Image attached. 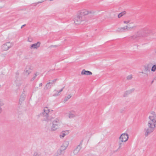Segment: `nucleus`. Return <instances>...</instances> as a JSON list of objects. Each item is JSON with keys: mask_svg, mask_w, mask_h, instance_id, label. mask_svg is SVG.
Here are the masks:
<instances>
[{"mask_svg": "<svg viewBox=\"0 0 156 156\" xmlns=\"http://www.w3.org/2000/svg\"><path fill=\"white\" fill-rule=\"evenodd\" d=\"M154 82V80H152L151 82V83H152Z\"/></svg>", "mask_w": 156, "mask_h": 156, "instance_id": "nucleus-45", "label": "nucleus"}, {"mask_svg": "<svg viewBox=\"0 0 156 156\" xmlns=\"http://www.w3.org/2000/svg\"><path fill=\"white\" fill-rule=\"evenodd\" d=\"M129 22L130 21L129 20L124 21V23L126 24L129 23Z\"/></svg>", "mask_w": 156, "mask_h": 156, "instance_id": "nucleus-36", "label": "nucleus"}, {"mask_svg": "<svg viewBox=\"0 0 156 156\" xmlns=\"http://www.w3.org/2000/svg\"><path fill=\"white\" fill-rule=\"evenodd\" d=\"M154 38H156V37H153Z\"/></svg>", "mask_w": 156, "mask_h": 156, "instance_id": "nucleus-48", "label": "nucleus"}, {"mask_svg": "<svg viewBox=\"0 0 156 156\" xmlns=\"http://www.w3.org/2000/svg\"><path fill=\"white\" fill-rule=\"evenodd\" d=\"M128 138V135L127 133H124L121 134L119 139L121 140L122 141L125 142L127 140Z\"/></svg>", "mask_w": 156, "mask_h": 156, "instance_id": "nucleus-8", "label": "nucleus"}, {"mask_svg": "<svg viewBox=\"0 0 156 156\" xmlns=\"http://www.w3.org/2000/svg\"><path fill=\"white\" fill-rule=\"evenodd\" d=\"M56 91L57 90H55V91H55L56 92V93L55 94H56L58 93V92H57Z\"/></svg>", "mask_w": 156, "mask_h": 156, "instance_id": "nucleus-44", "label": "nucleus"}, {"mask_svg": "<svg viewBox=\"0 0 156 156\" xmlns=\"http://www.w3.org/2000/svg\"><path fill=\"white\" fill-rule=\"evenodd\" d=\"M25 95L22 94L20 97L19 99V103L21 105L23 102L24 101L25 98Z\"/></svg>", "mask_w": 156, "mask_h": 156, "instance_id": "nucleus-16", "label": "nucleus"}, {"mask_svg": "<svg viewBox=\"0 0 156 156\" xmlns=\"http://www.w3.org/2000/svg\"><path fill=\"white\" fill-rule=\"evenodd\" d=\"M28 41L30 42H31L32 41V39L31 38L29 37L28 38Z\"/></svg>", "mask_w": 156, "mask_h": 156, "instance_id": "nucleus-35", "label": "nucleus"}, {"mask_svg": "<svg viewBox=\"0 0 156 156\" xmlns=\"http://www.w3.org/2000/svg\"><path fill=\"white\" fill-rule=\"evenodd\" d=\"M42 83H40L39 84V86L40 87L41 86H42Z\"/></svg>", "mask_w": 156, "mask_h": 156, "instance_id": "nucleus-41", "label": "nucleus"}, {"mask_svg": "<svg viewBox=\"0 0 156 156\" xmlns=\"http://www.w3.org/2000/svg\"><path fill=\"white\" fill-rule=\"evenodd\" d=\"M87 20L86 17L82 16L80 14L75 17L74 19V23L77 25L80 24L83 21H86Z\"/></svg>", "mask_w": 156, "mask_h": 156, "instance_id": "nucleus-5", "label": "nucleus"}, {"mask_svg": "<svg viewBox=\"0 0 156 156\" xmlns=\"http://www.w3.org/2000/svg\"><path fill=\"white\" fill-rule=\"evenodd\" d=\"M155 53H156V50H155Z\"/></svg>", "mask_w": 156, "mask_h": 156, "instance_id": "nucleus-49", "label": "nucleus"}, {"mask_svg": "<svg viewBox=\"0 0 156 156\" xmlns=\"http://www.w3.org/2000/svg\"><path fill=\"white\" fill-rule=\"evenodd\" d=\"M126 12L125 11H123L120 13H119L118 16V17L119 18H120V17L122 16H123L124 15L126 14Z\"/></svg>", "mask_w": 156, "mask_h": 156, "instance_id": "nucleus-24", "label": "nucleus"}, {"mask_svg": "<svg viewBox=\"0 0 156 156\" xmlns=\"http://www.w3.org/2000/svg\"><path fill=\"white\" fill-rule=\"evenodd\" d=\"M134 90L135 89L134 88H133L130 90H127L124 92L123 96V97H126L128 95L133 93Z\"/></svg>", "mask_w": 156, "mask_h": 156, "instance_id": "nucleus-10", "label": "nucleus"}, {"mask_svg": "<svg viewBox=\"0 0 156 156\" xmlns=\"http://www.w3.org/2000/svg\"><path fill=\"white\" fill-rule=\"evenodd\" d=\"M66 147H65L62 144L61 146V148L60 149V150L62 151H64L66 149Z\"/></svg>", "mask_w": 156, "mask_h": 156, "instance_id": "nucleus-31", "label": "nucleus"}, {"mask_svg": "<svg viewBox=\"0 0 156 156\" xmlns=\"http://www.w3.org/2000/svg\"><path fill=\"white\" fill-rule=\"evenodd\" d=\"M135 27L134 26L133 27H129L128 26H126V30H127L131 31Z\"/></svg>", "mask_w": 156, "mask_h": 156, "instance_id": "nucleus-26", "label": "nucleus"}, {"mask_svg": "<svg viewBox=\"0 0 156 156\" xmlns=\"http://www.w3.org/2000/svg\"><path fill=\"white\" fill-rule=\"evenodd\" d=\"M26 24H24L23 25H22L21 27V28H22L23 27H25V26H26Z\"/></svg>", "mask_w": 156, "mask_h": 156, "instance_id": "nucleus-40", "label": "nucleus"}, {"mask_svg": "<svg viewBox=\"0 0 156 156\" xmlns=\"http://www.w3.org/2000/svg\"><path fill=\"white\" fill-rule=\"evenodd\" d=\"M34 156H41V154L37 152L34 153Z\"/></svg>", "mask_w": 156, "mask_h": 156, "instance_id": "nucleus-33", "label": "nucleus"}, {"mask_svg": "<svg viewBox=\"0 0 156 156\" xmlns=\"http://www.w3.org/2000/svg\"><path fill=\"white\" fill-rule=\"evenodd\" d=\"M12 47L11 44L9 42H7L3 44L2 46V49L4 51H7Z\"/></svg>", "mask_w": 156, "mask_h": 156, "instance_id": "nucleus-7", "label": "nucleus"}, {"mask_svg": "<svg viewBox=\"0 0 156 156\" xmlns=\"http://www.w3.org/2000/svg\"><path fill=\"white\" fill-rule=\"evenodd\" d=\"M148 127L145 128L144 129V135L146 137L152 132L154 130L155 126L154 123L148 122L147 124Z\"/></svg>", "mask_w": 156, "mask_h": 156, "instance_id": "nucleus-3", "label": "nucleus"}, {"mask_svg": "<svg viewBox=\"0 0 156 156\" xmlns=\"http://www.w3.org/2000/svg\"><path fill=\"white\" fill-rule=\"evenodd\" d=\"M31 66L30 65L27 66L24 70V74L26 75H28L32 71V69Z\"/></svg>", "mask_w": 156, "mask_h": 156, "instance_id": "nucleus-9", "label": "nucleus"}, {"mask_svg": "<svg viewBox=\"0 0 156 156\" xmlns=\"http://www.w3.org/2000/svg\"><path fill=\"white\" fill-rule=\"evenodd\" d=\"M93 13L91 12H89L87 10H84L82 11L80 13V15L82 16H85L87 15L92 14Z\"/></svg>", "mask_w": 156, "mask_h": 156, "instance_id": "nucleus-13", "label": "nucleus"}, {"mask_svg": "<svg viewBox=\"0 0 156 156\" xmlns=\"http://www.w3.org/2000/svg\"><path fill=\"white\" fill-rule=\"evenodd\" d=\"M69 144V141H66L63 143L62 144L63 145V146H64L65 147H67L68 146Z\"/></svg>", "mask_w": 156, "mask_h": 156, "instance_id": "nucleus-28", "label": "nucleus"}, {"mask_svg": "<svg viewBox=\"0 0 156 156\" xmlns=\"http://www.w3.org/2000/svg\"><path fill=\"white\" fill-rule=\"evenodd\" d=\"M64 151H62L60 149L58 150L54 156H64Z\"/></svg>", "mask_w": 156, "mask_h": 156, "instance_id": "nucleus-15", "label": "nucleus"}, {"mask_svg": "<svg viewBox=\"0 0 156 156\" xmlns=\"http://www.w3.org/2000/svg\"><path fill=\"white\" fill-rule=\"evenodd\" d=\"M76 116V115L74 111L70 112L69 113V118H72Z\"/></svg>", "mask_w": 156, "mask_h": 156, "instance_id": "nucleus-19", "label": "nucleus"}, {"mask_svg": "<svg viewBox=\"0 0 156 156\" xmlns=\"http://www.w3.org/2000/svg\"><path fill=\"white\" fill-rule=\"evenodd\" d=\"M64 88V87H63L59 91H58V90H57L56 91V92H58V93L56 94H54L53 96H58V95H59V93H60L63 90V89Z\"/></svg>", "mask_w": 156, "mask_h": 156, "instance_id": "nucleus-25", "label": "nucleus"}, {"mask_svg": "<svg viewBox=\"0 0 156 156\" xmlns=\"http://www.w3.org/2000/svg\"><path fill=\"white\" fill-rule=\"evenodd\" d=\"M15 82L16 86L18 87L20 86L21 84V81H19L17 79L15 80Z\"/></svg>", "mask_w": 156, "mask_h": 156, "instance_id": "nucleus-27", "label": "nucleus"}, {"mask_svg": "<svg viewBox=\"0 0 156 156\" xmlns=\"http://www.w3.org/2000/svg\"><path fill=\"white\" fill-rule=\"evenodd\" d=\"M71 97V96L70 95H68L67 97L65 98L64 101H66L68 100V99H70Z\"/></svg>", "mask_w": 156, "mask_h": 156, "instance_id": "nucleus-29", "label": "nucleus"}, {"mask_svg": "<svg viewBox=\"0 0 156 156\" xmlns=\"http://www.w3.org/2000/svg\"><path fill=\"white\" fill-rule=\"evenodd\" d=\"M52 85H51L50 84V83H48L46 84L45 86L44 90H46L48 89H50L52 86Z\"/></svg>", "mask_w": 156, "mask_h": 156, "instance_id": "nucleus-18", "label": "nucleus"}, {"mask_svg": "<svg viewBox=\"0 0 156 156\" xmlns=\"http://www.w3.org/2000/svg\"><path fill=\"white\" fill-rule=\"evenodd\" d=\"M81 74L82 75H91L92 73V72L89 71H87L83 69L82 70Z\"/></svg>", "mask_w": 156, "mask_h": 156, "instance_id": "nucleus-14", "label": "nucleus"}, {"mask_svg": "<svg viewBox=\"0 0 156 156\" xmlns=\"http://www.w3.org/2000/svg\"><path fill=\"white\" fill-rule=\"evenodd\" d=\"M37 76V73H36L34 74V76L31 78L30 80L31 81H33L36 78V77Z\"/></svg>", "mask_w": 156, "mask_h": 156, "instance_id": "nucleus-32", "label": "nucleus"}, {"mask_svg": "<svg viewBox=\"0 0 156 156\" xmlns=\"http://www.w3.org/2000/svg\"><path fill=\"white\" fill-rule=\"evenodd\" d=\"M48 83H50V84L51 85H52V84H53V83H54L53 82V81H52V82H49Z\"/></svg>", "mask_w": 156, "mask_h": 156, "instance_id": "nucleus-39", "label": "nucleus"}, {"mask_svg": "<svg viewBox=\"0 0 156 156\" xmlns=\"http://www.w3.org/2000/svg\"><path fill=\"white\" fill-rule=\"evenodd\" d=\"M22 94H25V91H23Z\"/></svg>", "mask_w": 156, "mask_h": 156, "instance_id": "nucleus-42", "label": "nucleus"}, {"mask_svg": "<svg viewBox=\"0 0 156 156\" xmlns=\"http://www.w3.org/2000/svg\"><path fill=\"white\" fill-rule=\"evenodd\" d=\"M126 30V27H123L119 28L117 30V31L118 32H122L125 31Z\"/></svg>", "mask_w": 156, "mask_h": 156, "instance_id": "nucleus-21", "label": "nucleus"}, {"mask_svg": "<svg viewBox=\"0 0 156 156\" xmlns=\"http://www.w3.org/2000/svg\"><path fill=\"white\" fill-rule=\"evenodd\" d=\"M68 133V131H63L60 134V137L61 138H62L66 136V134Z\"/></svg>", "mask_w": 156, "mask_h": 156, "instance_id": "nucleus-17", "label": "nucleus"}, {"mask_svg": "<svg viewBox=\"0 0 156 156\" xmlns=\"http://www.w3.org/2000/svg\"><path fill=\"white\" fill-rule=\"evenodd\" d=\"M151 30H148L147 29H145L142 31H138L136 34L134 35L131 36L130 37L133 40H135L137 37L145 36L146 35L144 34V33L148 34L151 33Z\"/></svg>", "mask_w": 156, "mask_h": 156, "instance_id": "nucleus-2", "label": "nucleus"}, {"mask_svg": "<svg viewBox=\"0 0 156 156\" xmlns=\"http://www.w3.org/2000/svg\"><path fill=\"white\" fill-rule=\"evenodd\" d=\"M45 119V120L47 121H51L55 117L54 114H52V112L47 107L44 108L43 112L41 114Z\"/></svg>", "mask_w": 156, "mask_h": 156, "instance_id": "nucleus-1", "label": "nucleus"}, {"mask_svg": "<svg viewBox=\"0 0 156 156\" xmlns=\"http://www.w3.org/2000/svg\"><path fill=\"white\" fill-rule=\"evenodd\" d=\"M52 125L51 128V130L54 131L58 129L60 126V121L58 119H56L52 122Z\"/></svg>", "mask_w": 156, "mask_h": 156, "instance_id": "nucleus-4", "label": "nucleus"}, {"mask_svg": "<svg viewBox=\"0 0 156 156\" xmlns=\"http://www.w3.org/2000/svg\"><path fill=\"white\" fill-rule=\"evenodd\" d=\"M151 65L150 64H148L144 66V70L145 71H150L151 68Z\"/></svg>", "mask_w": 156, "mask_h": 156, "instance_id": "nucleus-20", "label": "nucleus"}, {"mask_svg": "<svg viewBox=\"0 0 156 156\" xmlns=\"http://www.w3.org/2000/svg\"><path fill=\"white\" fill-rule=\"evenodd\" d=\"M34 6H36L37 4H36V3L34 4Z\"/></svg>", "mask_w": 156, "mask_h": 156, "instance_id": "nucleus-43", "label": "nucleus"}, {"mask_svg": "<svg viewBox=\"0 0 156 156\" xmlns=\"http://www.w3.org/2000/svg\"><path fill=\"white\" fill-rule=\"evenodd\" d=\"M58 79H55L54 80H53V82L55 83V82H56V80H58Z\"/></svg>", "mask_w": 156, "mask_h": 156, "instance_id": "nucleus-37", "label": "nucleus"}, {"mask_svg": "<svg viewBox=\"0 0 156 156\" xmlns=\"http://www.w3.org/2000/svg\"><path fill=\"white\" fill-rule=\"evenodd\" d=\"M123 142L122 141H119V147L118 148V149L116 150V151H117L121 148V146L123 144Z\"/></svg>", "mask_w": 156, "mask_h": 156, "instance_id": "nucleus-23", "label": "nucleus"}, {"mask_svg": "<svg viewBox=\"0 0 156 156\" xmlns=\"http://www.w3.org/2000/svg\"><path fill=\"white\" fill-rule=\"evenodd\" d=\"M149 118L150 119V121L148 122H151L153 123L154 124L156 121V115L154 112H152L151 115L149 116Z\"/></svg>", "mask_w": 156, "mask_h": 156, "instance_id": "nucleus-6", "label": "nucleus"}, {"mask_svg": "<svg viewBox=\"0 0 156 156\" xmlns=\"http://www.w3.org/2000/svg\"><path fill=\"white\" fill-rule=\"evenodd\" d=\"M82 144V143H81L80 144L78 145L76 147L74 150L73 153L75 155H76L80 151L82 147L80 145Z\"/></svg>", "mask_w": 156, "mask_h": 156, "instance_id": "nucleus-11", "label": "nucleus"}, {"mask_svg": "<svg viewBox=\"0 0 156 156\" xmlns=\"http://www.w3.org/2000/svg\"><path fill=\"white\" fill-rule=\"evenodd\" d=\"M3 7H0V9L2 8Z\"/></svg>", "mask_w": 156, "mask_h": 156, "instance_id": "nucleus-47", "label": "nucleus"}, {"mask_svg": "<svg viewBox=\"0 0 156 156\" xmlns=\"http://www.w3.org/2000/svg\"><path fill=\"white\" fill-rule=\"evenodd\" d=\"M4 105V103L3 101L2 100H0V114L2 113L3 111L2 107Z\"/></svg>", "mask_w": 156, "mask_h": 156, "instance_id": "nucleus-22", "label": "nucleus"}, {"mask_svg": "<svg viewBox=\"0 0 156 156\" xmlns=\"http://www.w3.org/2000/svg\"><path fill=\"white\" fill-rule=\"evenodd\" d=\"M140 73H142L143 74L144 73L143 72H141Z\"/></svg>", "mask_w": 156, "mask_h": 156, "instance_id": "nucleus-46", "label": "nucleus"}, {"mask_svg": "<svg viewBox=\"0 0 156 156\" xmlns=\"http://www.w3.org/2000/svg\"><path fill=\"white\" fill-rule=\"evenodd\" d=\"M132 78V76L131 75H129L127 77V79L128 80H131Z\"/></svg>", "mask_w": 156, "mask_h": 156, "instance_id": "nucleus-34", "label": "nucleus"}, {"mask_svg": "<svg viewBox=\"0 0 156 156\" xmlns=\"http://www.w3.org/2000/svg\"><path fill=\"white\" fill-rule=\"evenodd\" d=\"M55 47H56V45L55 46Z\"/></svg>", "mask_w": 156, "mask_h": 156, "instance_id": "nucleus-50", "label": "nucleus"}, {"mask_svg": "<svg viewBox=\"0 0 156 156\" xmlns=\"http://www.w3.org/2000/svg\"><path fill=\"white\" fill-rule=\"evenodd\" d=\"M41 43L40 42H38L37 43L31 45L30 47V48L32 49H37L40 47V46Z\"/></svg>", "mask_w": 156, "mask_h": 156, "instance_id": "nucleus-12", "label": "nucleus"}, {"mask_svg": "<svg viewBox=\"0 0 156 156\" xmlns=\"http://www.w3.org/2000/svg\"><path fill=\"white\" fill-rule=\"evenodd\" d=\"M156 70V65H154L153 66L151 69V71L152 72H155Z\"/></svg>", "mask_w": 156, "mask_h": 156, "instance_id": "nucleus-30", "label": "nucleus"}, {"mask_svg": "<svg viewBox=\"0 0 156 156\" xmlns=\"http://www.w3.org/2000/svg\"><path fill=\"white\" fill-rule=\"evenodd\" d=\"M44 1H41V2H37V3H36V4H38L39 3H41L43 2Z\"/></svg>", "mask_w": 156, "mask_h": 156, "instance_id": "nucleus-38", "label": "nucleus"}]
</instances>
